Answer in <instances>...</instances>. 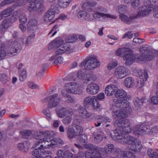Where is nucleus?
<instances>
[{
	"label": "nucleus",
	"mask_w": 158,
	"mask_h": 158,
	"mask_svg": "<svg viewBox=\"0 0 158 158\" xmlns=\"http://www.w3.org/2000/svg\"><path fill=\"white\" fill-rule=\"evenodd\" d=\"M130 122L128 119L124 121L121 119L115 120L114 123V126L122 130L121 133L115 131V136L114 139L115 140L123 144L129 145V148L134 151H140L142 148L140 141L133 136L127 135L131 132V129L130 127Z\"/></svg>",
	"instance_id": "f257e3e1"
},
{
	"label": "nucleus",
	"mask_w": 158,
	"mask_h": 158,
	"mask_svg": "<svg viewBox=\"0 0 158 158\" xmlns=\"http://www.w3.org/2000/svg\"><path fill=\"white\" fill-rule=\"evenodd\" d=\"M35 144V146L37 147V146H40L37 148H35L31 152V154L33 156H35L38 154H40L41 156H44L46 155H52V152L48 150H45V149L49 148L51 147L53 148L52 146L51 139H39Z\"/></svg>",
	"instance_id": "f03ea898"
},
{
	"label": "nucleus",
	"mask_w": 158,
	"mask_h": 158,
	"mask_svg": "<svg viewBox=\"0 0 158 158\" xmlns=\"http://www.w3.org/2000/svg\"><path fill=\"white\" fill-rule=\"evenodd\" d=\"M64 41L61 39L59 40H56L51 42V45L57 49L56 51V55H60L62 53L66 52L67 53L72 52L70 49V46L68 43L63 44Z\"/></svg>",
	"instance_id": "7ed1b4c3"
},
{
	"label": "nucleus",
	"mask_w": 158,
	"mask_h": 158,
	"mask_svg": "<svg viewBox=\"0 0 158 158\" xmlns=\"http://www.w3.org/2000/svg\"><path fill=\"white\" fill-rule=\"evenodd\" d=\"M95 11L93 15V17L95 19L99 21L105 20L106 18H110L116 19L117 16L113 15L105 14L107 12V9L101 6H98L95 8Z\"/></svg>",
	"instance_id": "20e7f679"
},
{
	"label": "nucleus",
	"mask_w": 158,
	"mask_h": 158,
	"mask_svg": "<svg viewBox=\"0 0 158 158\" xmlns=\"http://www.w3.org/2000/svg\"><path fill=\"white\" fill-rule=\"evenodd\" d=\"M144 5L139 8L138 14L134 16H144L149 15L154 10V5H152L150 1L149 0H145L144 1Z\"/></svg>",
	"instance_id": "39448f33"
},
{
	"label": "nucleus",
	"mask_w": 158,
	"mask_h": 158,
	"mask_svg": "<svg viewBox=\"0 0 158 158\" xmlns=\"http://www.w3.org/2000/svg\"><path fill=\"white\" fill-rule=\"evenodd\" d=\"M140 56L139 59L141 61H150L153 58L154 56L152 54V48L148 45L142 46L139 49Z\"/></svg>",
	"instance_id": "423d86ee"
},
{
	"label": "nucleus",
	"mask_w": 158,
	"mask_h": 158,
	"mask_svg": "<svg viewBox=\"0 0 158 158\" xmlns=\"http://www.w3.org/2000/svg\"><path fill=\"white\" fill-rule=\"evenodd\" d=\"M82 64L85 65V69L86 70L94 69L100 65V63L97 60V57L93 55L87 57Z\"/></svg>",
	"instance_id": "0eeeda50"
},
{
	"label": "nucleus",
	"mask_w": 158,
	"mask_h": 158,
	"mask_svg": "<svg viewBox=\"0 0 158 158\" xmlns=\"http://www.w3.org/2000/svg\"><path fill=\"white\" fill-rule=\"evenodd\" d=\"M27 1L30 3L28 7L29 11L41 12L44 10V1L43 0H27Z\"/></svg>",
	"instance_id": "6e6552de"
},
{
	"label": "nucleus",
	"mask_w": 158,
	"mask_h": 158,
	"mask_svg": "<svg viewBox=\"0 0 158 158\" xmlns=\"http://www.w3.org/2000/svg\"><path fill=\"white\" fill-rule=\"evenodd\" d=\"M65 86L66 87L65 90L67 92L78 94H81L83 93V90L81 88L80 85L78 84L69 82L67 83Z\"/></svg>",
	"instance_id": "1a4fd4ad"
},
{
	"label": "nucleus",
	"mask_w": 158,
	"mask_h": 158,
	"mask_svg": "<svg viewBox=\"0 0 158 158\" xmlns=\"http://www.w3.org/2000/svg\"><path fill=\"white\" fill-rule=\"evenodd\" d=\"M114 101L115 104L114 106H113V108L116 106L121 108L124 110L126 114L131 111V109L129 106L130 103L128 101L124 99H115Z\"/></svg>",
	"instance_id": "9d476101"
},
{
	"label": "nucleus",
	"mask_w": 158,
	"mask_h": 158,
	"mask_svg": "<svg viewBox=\"0 0 158 158\" xmlns=\"http://www.w3.org/2000/svg\"><path fill=\"white\" fill-rule=\"evenodd\" d=\"M59 13V10L55 6H51L50 9L45 14L44 16V20L45 22H50L54 19L55 15Z\"/></svg>",
	"instance_id": "9b49d317"
},
{
	"label": "nucleus",
	"mask_w": 158,
	"mask_h": 158,
	"mask_svg": "<svg viewBox=\"0 0 158 158\" xmlns=\"http://www.w3.org/2000/svg\"><path fill=\"white\" fill-rule=\"evenodd\" d=\"M56 111L58 116L61 118H63L68 114L72 115L73 113L72 110L70 108L61 106L56 107Z\"/></svg>",
	"instance_id": "f8f14e48"
},
{
	"label": "nucleus",
	"mask_w": 158,
	"mask_h": 158,
	"mask_svg": "<svg viewBox=\"0 0 158 158\" xmlns=\"http://www.w3.org/2000/svg\"><path fill=\"white\" fill-rule=\"evenodd\" d=\"M128 74V70L125 66H120L116 68L114 71L115 76L118 79L123 78Z\"/></svg>",
	"instance_id": "ddd939ff"
},
{
	"label": "nucleus",
	"mask_w": 158,
	"mask_h": 158,
	"mask_svg": "<svg viewBox=\"0 0 158 158\" xmlns=\"http://www.w3.org/2000/svg\"><path fill=\"white\" fill-rule=\"evenodd\" d=\"M114 155L119 158H135V156L132 152L119 148L115 150Z\"/></svg>",
	"instance_id": "4468645a"
},
{
	"label": "nucleus",
	"mask_w": 158,
	"mask_h": 158,
	"mask_svg": "<svg viewBox=\"0 0 158 158\" xmlns=\"http://www.w3.org/2000/svg\"><path fill=\"white\" fill-rule=\"evenodd\" d=\"M21 48L20 45L16 42H13L7 49L6 55L12 56L16 55L17 51Z\"/></svg>",
	"instance_id": "2eb2a0df"
},
{
	"label": "nucleus",
	"mask_w": 158,
	"mask_h": 158,
	"mask_svg": "<svg viewBox=\"0 0 158 158\" xmlns=\"http://www.w3.org/2000/svg\"><path fill=\"white\" fill-rule=\"evenodd\" d=\"M150 129L149 126L143 124L135 127L134 129V133L135 135H143L147 134Z\"/></svg>",
	"instance_id": "dca6fc26"
},
{
	"label": "nucleus",
	"mask_w": 158,
	"mask_h": 158,
	"mask_svg": "<svg viewBox=\"0 0 158 158\" xmlns=\"http://www.w3.org/2000/svg\"><path fill=\"white\" fill-rule=\"evenodd\" d=\"M54 133L52 131H37L35 133L34 138L37 139L44 138L51 139L52 136H54Z\"/></svg>",
	"instance_id": "f3484780"
},
{
	"label": "nucleus",
	"mask_w": 158,
	"mask_h": 158,
	"mask_svg": "<svg viewBox=\"0 0 158 158\" xmlns=\"http://www.w3.org/2000/svg\"><path fill=\"white\" fill-rule=\"evenodd\" d=\"M49 98L48 107L51 108L56 107L59 104L61 99L58 97V94L56 93L49 96Z\"/></svg>",
	"instance_id": "a211bd4d"
},
{
	"label": "nucleus",
	"mask_w": 158,
	"mask_h": 158,
	"mask_svg": "<svg viewBox=\"0 0 158 158\" xmlns=\"http://www.w3.org/2000/svg\"><path fill=\"white\" fill-rule=\"evenodd\" d=\"M123 59L125 62V64L129 66L134 62L135 60V55L129 51L124 54Z\"/></svg>",
	"instance_id": "6ab92c4d"
},
{
	"label": "nucleus",
	"mask_w": 158,
	"mask_h": 158,
	"mask_svg": "<svg viewBox=\"0 0 158 158\" xmlns=\"http://www.w3.org/2000/svg\"><path fill=\"white\" fill-rule=\"evenodd\" d=\"M68 92L65 89H63L61 91L62 98L64 102L68 103H74L76 102V98L73 96L69 94Z\"/></svg>",
	"instance_id": "aec40b11"
},
{
	"label": "nucleus",
	"mask_w": 158,
	"mask_h": 158,
	"mask_svg": "<svg viewBox=\"0 0 158 158\" xmlns=\"http://www.w3.org/2000/svg\"><path fill=\"white\" fill-rule=\"evenodd\" d=\"M98 85L95 83H91L88 85L86 88L87 92L89 94H95L99 91Z\"/></svg>",
	"instance_id": "412c9836"
},
{
	"label": "nucleus",
	"mask_w": 158,
	"mask_h": 158,
	"mask_svg": "<svg viewBox=\"0 0 158 158\" xmlns=\"http://www.w3.org/2000/svg\"><path fill=\"white\" fill-rule=\"evenodd\" d=\"M18 1H19L15 3L16 6L19 7L25 5L26 1L24 0H3L1 3L0 6H3L6 4H10Z\"/></svg>",
	"instance_id": "4be33fe9"
},
{
	"label": "nucleus",
	"mask_w": 158,
	"mask_h": 158,
	"mask_svg": "<svg viewBox=\"0 0 158 158\" xmlns=\"http://www.w3.org/2000/svg\"><path fill=\"white\" fill-rule=\"evenodd\" d=\"M95 119L96 121L94 124L97 127L99 126L102 123L110 122V119L106 116L98 115L96 117Z\"/></svg>",
	"instance_id": "5701e85b"
},
{
	"label": "nucleus",
	"mask_w": 158,
	"mask_h": 158,
	"mask_svg": "<svg viewBox=\"0 0 158 158\" xmlns=\"http://www.w3.org/2000/svg\"><path fill=\"white\" fill-rule=\"evenodd\" d=\"M119 17L120 19H121L122 21L126 23L129 24L133 22L134 19L136 18L137 16H131L128 17L125 15L121 14L119 15Z\"/></svg>",
	"instance_id": "b1692460"
},
{
	"label": "nucleus",
	"mask_w": 158,
	"mask_h": 158,
	"mask_svg": "<svg viewBox=\"0 0 158 158\" xmlns=\"http://www.w3.org/2000/svg\"><path fill=\"white\" fill-rule=\"evenodd\" d=\"M117 87L114 85H110L106 86L105 88V93L108 96H110L114 94L117 90Z\"/></svg>",
	"instance_id": "393cba45"
},
{
	"label": "nucleus",
	"mask_w": 158,
	"mask_h": 158,
	"mask_svg": "<svg viewBox=\"0 0 158 158\" xmlns=\"http://www.w3.org/2000/svg\"><path fill=\"white\" fill-rule=\"evenodd\" d=\"M93 134L95 141L98 143L101 142L104 137L106 138V137L104 136L103 132L101 130H98L97 132H94Z\"/></svg>",
	"instance_id": "a878e982"
},
{
	"label": "nucleus",
	"mask_w": 158,
	"mask_h": 158,
	"mask_svg": "<svg viewBox=\"0 0 158 158\" xmlns=\"http://www.w3.org/2000/svg\"><path fill=\"white\" fill-rule=\"evenodd\" d=\"M126 112L125 111L124 112L123 111L120 110H116V111H113L112 114V115L113 116H114L115 118L118 117L119 118L118 120L121 119L123 121L125 120L123 119V118H125L126 117V114L125 113ZM126 119H125L126 120Z\"/></svg>",
	"instance_id": "bb28decb"
},
{
	"label": "nucleus",
	"mask_w": 158,
	"mask_h": 158,
	"mask_svg": "<svg viewBox=\"0 0 158 158\" xmlns=\"http://www.w3.org/2000/svg\"><path fill=\"white\" fill-rule=\"evenodd\" d=\"M97 2L95 1L92 2H86L82 5V7L88 11H91L92 10V7L97 5Z\"/></svg>",
	"instance_id": "cd10ccee"
},
{
	"label": "nucleus",
	"mask_w": 158,
	"mask_h": 158,
	"mask_svg": "<svg viewBox=\"0 0 158 158\" xmlns=\"http://www.w3.org/2000/svg\"><path fill=\"white\" fill-rule=\"evenodd\" d=\"M78 111L79 115L83 117L89 118L92 115L91 113L88 112L85 108L81 106L78 108Z\"/></svg>",
	"instance_id": "c85d7f7f"
},
{
	"label": "nucleus",
	"mask_w": 158,
	"mask_h": 158,
	"mask_svg": "<svg viewBox=\"0 0 158 158\" xmlns=\"http://www.w3.org/2000/svg\"><path fill=\"white\" fill-rule=\"evenodd\" d=\"M144 78H140V79L138 81L137 86L139 88L141 87L144 83V81H147L148 75L147 70L146 69H144L143 70Z\"/></svg>",
	"instance_id": "c756f323"
},
{
	"label": "nucleus",
	"mask_w": 158,
	"mask_h": 158,
	"mask_svg": "<svg viewBox=\"0 0 158 158\" xmlns=\"http://www.w3.org/2000/svg\"><path fill=\"white\" fill-rule=\"evenodd\" d=\"M12 11V7H8L3 10L0 15V20L3 19V17H6L10 15Z\"/></svg>",
	"instance_id": "7c9ffc66"
},
{
	"label": "nucleus",
	"mask_w": 158,
	"mask_h": 158,
	"mask_svg": "<svg viewBox=\"0 0 158 158\" xmlns=\"http://www.w3.org/2000/svg\"><path fill=\"white\" fill-rule=\"evenodd\" d=\"M127 96V92L122 89H118L115 93V96L116 98H124Z\"/></svg>",
	"instance_id": "2f4dec72"
},
{
	"label": "nucleus",
	"mask_w": 158,
	"mask_h": 158,
	"mask_svg": "<svg viewBox=\"0 0 158 158\" xmlns=\"http://www.w3.org/2000/svg\"><path fill=\"white\" fill-rule=\"evenodd\" d=\"M125 85L127 88H130L132 87L134 83L133 78L131 77H126L124 80Z\"/></svg>",
	"instance_id": "473e14b6"
},
{
	"label": "nucleus",
	"mask_w": 158,
	"mask_h": 158,
	"mask_svg": "<svg viewBox=\"0 0 158 158\" xmlns=\"http://www.w3.org/2000/svg\"><path fill=\"white\" fill-rule=\"evenodd\" d=\"M37 21L34 19H31L27 23V27L29 30H34V28L37 25Z\"/></svg>",
	"instance_id": "72a5a7b5"
},
{
	"label": "nucleus",
	"mask_w": 158,
	"mask_h": 158,
	"mask_svg": "<svg viewBox=\"0 0 158 158\" xmlns=\"http://www.w3.org/2000/svg\"><path fill=\"white\" fill-rule=\"evenodd\" d=\"M17 148L19 150L23 152H27L29 148L27 143H24L18 144Z\"/></svg>",
	"instance_id": "f704fd0d"
},
{
	"label": "nucleus",
	"mask_w": 158,
	"mask_h": 158,
	"mask_svg": "<svg viewBox=\"0 0 158 158\" xmlns=\"http://www.w3.org/2000/svg\"><path fill=\"white\" fill-rule=\"evenodd\" d=\"M71 0H58V5L60 8H66L70 4Z\"/></svg>",
	"instance_id": "c9c22d12"
},
{
	"label": "nucleus",
	"mask_w": 158,
	"mask_h": 158,
	"mask_svg": "<svg viewBox=\"0 0 158 158\" xmlns=\"http://www.w3.org/2000/svg\"><path fill=\"white\" fill-rule=\"evenodd\" d=\"M130 49L128 48H119L116 52V54L118 56H123L126 52L130 51Z\"/></svg>",
	"instance_id": "e433bc0d"
},
{
	"label": "nucleus",
	"mask_w": 158,
	"mask_h": 158,
	"mask_svg": "<svg viewBox=\"0 0 158 158\" xmlns=\"http://www.w3.org/2000/svg\"><path fill=\"white\" fill-rule=\"evenodd\" d=\"M96 152H91L89 150L87 151L85 153V158H98L100 157V155L98 153L96 154Z\"/></svg>",
	"instance_id": "4c0bfd02"
},
{
	"label": "nucleus",
	"mask_w": 158,
	"mask_h": 158,
	"mask_svg": "<svg viewBox=\"0 0 158 158\" xmlns=\"http://www.w3.org/2000/svg\"><path fill=\"white\" fill-rule=\"evenodd\" d=\"M126 4H131L132 6L134 8H135L139 5L140 4L139 0H124Z\"/></svg>",
	"instance_id": "58836bf2"
},
{
	"label": "nucleus",
	"mask_w": 158,
	"mask_h": 158,
	"mask_svg": "<svg viewBox=\"0 0 158 158\" xmlns=\"http://www.w3.org/2000/svg\"><path fill=\"white\" fill-rule=\"evenodd\" d=\"M67 134L68 136L70 139L75 138L77 136L75 131V129L72 128H69L68 129Z\"/></svg>",
	"instance_id": "ea45409f"
},
{
	"label": "nucleus",
	"mask_w": 158,
	"mask_h": 158,
	"mask_svg": "<svg viewBox=\"0 0 158 158\" xmlns=\"http://www.w3.org/2000/svg\"><path fill=\"white\" fill-rule=\"evenodd\" d=\"M35 36V32L34 31H33L32 34L29 36H28L26 39V45L28 46L31 44L32 42L34 41Z\"/></svg>",
	"instance_id": "a19ab883"
},
{
	"label": "nucleus",
	"mask_w": 158,
	"mask_h": 158,
	"mask_svg": "<svg viewBox=\"0 0 158 158\" xmlns=\"http://www.w3.org/2000/svg\"><path fill=\"white\" fill-rule=\"evenodd\" d=\"M51 140L52 146L55 145L58 146L62 145L64 143L63 140L59 138L51 139Z\"/></svg>",
	"instance_id": "79ce46f5"
},
{
	"label": "nucleus",
	"mask_w": 158,
	"mask_h": 158,
	"mask_svg": "<svg viewBox=\"0 0 158 158\" xmlns=\"http://www.w3.org/2000/svg\"><path fill=\"white\" fill-rule=\"evenodd\" d=\"M77 16L82 20H86L88 18V15L84 11H80L78 13Z\"/></svg>",
	"instance_id": "37998d69"
},
{
	"label": "nucleus",
	"mask_w": 158,
	"mask_h": 158,
	"mask_svg": "<svg viewBox=\"0 0 158 158\" xmlns=\"http://www.w3.org/2000/svg\"><path fill=\"white\" fill-rule=\"evenodd\" d=\"M148 156L152 158H158V150L154 151L152 149H149L148 151Z\"/></svg>",
	"instance_id": "c03bdc74"
},
{
	"label": "nucleus",
	"mask_w": 158,
	"mask_h": 158,
	"mask_svg": "<svg viewBox=\"0 0 158 158\" xmlns=\"http://www.w3.org/2000/svg\"><path fill=\"white\" fill-rule=\"evenodd\" d=\"M145 100V99L144 98H142L141 99L137 98L134 100V103L135 107H138L139 106L142 105Z\"/></svg>",
	"instance_id": "a18cd8bd"
},
{
	"label": "nucleus",
	"mask_w": 158,
	"mask_h": 158,
	"mask_svg": "<svg viewBox=\"0 0 158 158\" xmlns=\"http://www.w3.org/2000/svg\"><path fill=\"white\" fill-rule=\"evenodd\" d=\"M97 79V77L95 75L92 73H89L86 74V78L85 80L87 82L94 81Z\"/></svg>",
	"instance_id": "49530a36"
},
{
	"label": "nucleus",
	"mask_w": 158,
	"mask_h": 158,
	"mask_svg": "<svg viewBox=\"0 0 158 158\" xmlns=\"http://www.w3.org/2000/svg\"><path fill=\"white\" fill-rule=\"evenodd\" d=\"M19 73V80L21 81H23L25 80L27 76L26 69H23Z\"/></svg>",
	"instance_id": "de8ad7c7"
},
{
	"label": "nucleus",
	"mask_w": 158,
	"mask_h": 158,
	"mask_svg": "<svg viewBox=\"0 0 158 158\" xmlns=\"http://www.w3.org/2000/svg\"><path fill=\"white\" fill-rule=\"evenodd\" d=\"M95 98V96L87 97L85 99L84 103L86 105L87 104L91 105Z\"/></svg>",
	"instance_id": "09e8293b"
},
{
	"label": "nucleus",
	"mask_w": 158,
	"mask_h": 158,
	"mask_svg": "<svg viewBox=\"0 0 158 158\" xmlns=\"http://www.w3.org/2000/svg\"><path fill=\"white\" fill-rule=\"evenodd\" d=\"M77 137V139H78L80 142L81 143H86L87 140V137L86 135L85 134H81L78 135Z\"/></svg>",
	"instance_id": "8fccbe9b"
},
{
	"label": "nucleus",
	"mask_w": 158,
	"mask_h": 158,
	"mask_svg": "<svg viewBox=\"0 0 158 158\" xmlns=\"http://www.w3.org/2000/svg\"><path fill=\"white\" fill-rule=\"evenodd\" d=\"M109 129H107L106 128L105 129V131L107 133V135H110L112 138H113V139L115 140V139H114V137L115 136V131H116L118 132L119 133H121V130H119L117 129H116L114 130L113 132V133H112L110 132V131L109 130Z\"/></svg>",
	"instance_id": "3c124183"
},
{
	"label": "nucleus",
	"mask_w": 158,
	"mask_h": 158,
	"mask_svg": "<svg viewBox=\"0 0 158 158\" xmlns=\"http://www.w3.org/2000/svg\"><path fill=\"white\" fill-rule=\"evenodd\" d=\"M74 127L75 128V131L77 136L79 135H80L82 133L83 131V129L81 126L78 125H76L74 126Z\"/></svg>",
	"instance_id": "603ef678"
},
{
	"label": "nucleus",
	"mask_w": 158,
	"mask_h": 158,
	"mask_svg": "<svg viewBox=\"0 0 158 158\" xmlns=\"http://www.w3.org/2000/svg\"><path fill=\"white\" fill-rule=\"evenodd\" d=\"M127 10V8L124 5H122L118 7V10L120 14H123Z\"/></svg>",
	"instance_id": "864d4df0"
},
{
	"label": "nucleus",
	"mask_w": 158,
	"mask_h": 158,
	"mask_svg": "<svg viewBox=\"0 0 158 158\" xmlns=\"http://www.w3.org/2000/svg\"><path fill=\"white\" fill-rule=\"evenodd\" d=\"M158 132V128L156 126H154L149 130L147 134L150 135H154Z\"/></svg>",
	"instance_id": "5fc2aeb1"
},
{
	"label": "nucleus",
	"mask_w": 158,
	"mask_h": 158,
	"mask_svg": "<svg viewBox=\"0 0 158 158\" xmlns=\"http://www.w3.org/2000/svg\"><path fill=\"white\" fill-rule=\"evenodd\" d=\"M86 74L81 71H80L77 72V77L80 79L85 80L86 78Z\"/></svg>",
	"instance_id": "6e6d98bb"
},
{
	"label": "nucleus",
	"mask_w": 158,
	"mask_h": 158,
	"mask_svg": "<svg viewBox=\"0 0 158 158\" xmlns=\"http://www.w3.org/2000/svg\"><path fill=\"white\" fill-rule=\"evenodd\" d=\"M21 133L24 138H26L28 136H30L31 134V131L25 130L24 131H22Z\"/></svg>",
	"instance_id": "4d7b16f0"
},
{
	"label": "nucleus",
	"mask_w": 158,
	"mask_h": 158,
	"mask_svg": "<svg viewBox=\"0 0 158 158\" xmlns=\"http://www.w3.org/2000/svg\"><path fill=\"white\" fill-rule=\"evenodd\" d=\"M56 55V57L53 63L55 64H61L63 62V58L61 56H57Z\"/></svg>",
	"instance_id": "13d9d810"
},
{
	"label": "nucleus",
	"mask_w": 158,
	"mask_h": 158,
	"mask_svg": "<svg viewBox=\"0 0 158 158\" xmlns=\"http://www.w3.org/2000/svg\"><path fill=\"white\" fill-rule=\"evenodd\" d=\"M59 27V25H55L52 29L50 32L49 33L48 35H49L51 33L53 32V31L54 32L52 34V35L51 36V37H53L57 33V31H56V30Z\"/></svg>",
	"instance_id": "bf43d9fd"
},
{
	"label": "nucleus",
	"mask_w": 158,
	"mask_h": 158,
	"mask_svg": "<svg viewBox=\"0 0 158 158\" xmlns=\"http://www.w3.org/2000/svg\"><path fill=\"white\" fill-rule=\"evenodd\" d=\"M118 65L117 61H112L108 64L107 68L109 69H111L115 68Z\"/></svg>",
	"instance_id": "052dcab7"
},
{
	"label": "nucleus",
	"mask_w": 158,
	"mask_h": 158,
	"mask_svg": "<svg viewBox=\"0 0 158 158\" xmlns=\"http://www.w3.org/2000/svg\"><path fill=\"white\" fill-rule=\"evenodd\" d=\"M91 105H92L94 109L95 110H97L100 107V105L99 104L97 99L95 98L94 99V100H93Z\"/></svg>",
	"instance_id": "680f3d73"
},
{
	"label": "nucleus",
	"mask_w": 158,
	"mask_h": 158,
	"mask_svg": "<svg viewBox=\"0 0 158 158\" xmlns=\"http://www.w3.org/2000/svg\"><path fill=\"white\" fill-rule=\"evenodd\" d=\"M27 17L25 14H22L20 16L19 19L20 23L25 24L27 22Z\"/></svg>",
	"instance_id": "e2e57ef3"
},
{
	"label": "nucleus",
	"mask_w": 158,
	"mask_h": 158,
	"mask_svg": "<svg viewBox=\"0 0 158 158\" xmlns=\"http://www.w3.org/2000/svg\"><path fill=\"white\" fill-rule=\"evenodd\" d=\"M71 116L69 115V116L66 117L63 119V122L64 124H68L70 123L72 120Z\"/></svg>",
	"instance_id": "0e129e2a"
},
{
	"label": "nucleus",
	"mask_w": 158,
	"mask_h": 158,
	"mask_svg": "<svg viewBox=\"0 0 158 158\" xmlns=\"http://www.w3.org/2000/svg\"><path fill=\"white\" fill-rule=\"evenodd\" d=\"M65 152L62 150H59L57 152V157H60L65 158Z\"/></svg>",
	"instance_id": "69168bd1"
},
{
	"label": "nucleus",
	"mask_w": 158,
	"mask_h": 158,
	"mask_svg": "<svg viewBox=\"0 0 158 158\" xmlns=\"http://www.w3.org/2000/svg\"><path fill=\"white\" fill-rule=\"evenodd\" d=\"M27 85L29 87L32 89H35L39 87V86L35 84L32 81L28 82Z\"/></svg>",
	"instance_id": "338daca9"
},
{
	"label": "nucleus",
	"mask_w": 158,
	"mask_h": 158,
	"mask_svg": "<svg viewBox=\"0 0 158 158\" xmlns=\"http://www.w3.org/2000/svg\"><path fill=\"white\" fill-rule=\"evenodd\" d=\"M131 31H128L126 32L124 35L123 37V39H124L127 37L129 39H131L133 37V35L131 34Z\"/></svg>",
	"instance_id": "774afa93"
}]
</instances>
